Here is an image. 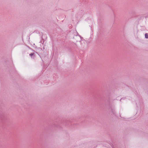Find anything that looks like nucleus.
Wrapping results in <instances>:
<instances>
[{"instance_id":"obj_5","label":"nucleus","mask_w":148,"mask_h":148,"mask_svg":"<svg viewBox=\"0 0 148 148\" xmlns=\"http://www.w3.org/2000/svg\"><path fill=\"white\" fill-rule=\"evenodd\" d=\"M111 146H112V148H114V147H113V145H112H112H111Z\"/></svg>"},{"instance_id":"obj_1","label":"nucleus","mask_w":148,"mask_h":148,"mask_svg":"<svg viewBox=\"0 0 148 148\" xmlns=\"http://www.w3.org/2000/svg\"><path fill=\"white\" fill-rule=\"evenodd\" d=\"M29 55L31 57V58H33L34 57H35V55H34V53H30L29 54Z\"/></svg>"},{"instance_id":"obj_2","label":"nucleus","mask_w":148,"mask_h":148,"mask_svg":"<svg viewBox=\"0 0 148 148\" xmlns=\"http://www.w3.org/2000/svg\"><path fill=\"white\" fill-rule=\"evenodd\" d=\"M145 38H148V33H146L145 35Z\"/></svg>"},{"instance_id":"obj_3","label":"nucleus","mask_w":148,"mask_h":148,"mask_svg":"<svg viewBox=\"0 0 148 148\" xmlns=\"http://www.w3.org/2000/svg\"><path fill=\"white\" fill-rule=\"evenodd\" d=\"M111 110L112 111V112H113V114H115V110L114 109H111Z\"/></svg>"},{"instance_id":"obj_4","label":"nucleus","mask_w":148,"mask_h":148,"mask_svg":"<svg viewBox=\"0 0 148 148\" xmlns=\"http://www.w3.org/2000/svg\"><path fill=\"white\" fill-rule=\"evenodd\" d=\"M78 35H79V37H80V39H81V36L79 35V34H78ZM81 40V39H80V41Z\"/></svg>"}]
</instances>
